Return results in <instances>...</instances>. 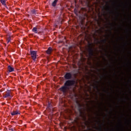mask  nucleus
Instances as JSON below:
<instances>
[{
    "label": "nucleus",
    "mask_w": 131,
    "mask_h": 131,
    "mask_svg": "<svg viewBox=\"0 0 131 131\" xmlns=\"http://www.w3.org/2000/svg\"><path fill=\"white\" fill-rule=\"evenodd\" d=\"M110 34H112V32L111 31H110Z\"/></svg>",
    "instance_id": "4be33fe9"
},
{
    "label": "nucleus",
    "mask_w": 131,
    "mask_h": 131,
    "mask_svg": "<svg viewBox=\"0 0 131 131\" xmlns=\"http://www.w3.org/2000/svg\"><path fill=\"white\" fill-rule=\"evenodd\" d=\"M79 111L80 112H81V108H79Z\"/></svg>",
    "instance_id": "6ab92c4d"
},
{
    "label": "nucleus",
    "mask_w": 131,
    "mask_h": 131,
    "mask_svg": "<svg viewBox=\"0 0 131 131\" xmlns=\"http://www.w3.org/2000/svg\"><path fill=\"white\" fill-rule=\"evenodd\" d=\"M0 2L3 6H4V7H7V5H6V0H0Z\"/></svg>",
    "instance_id": "9d476101"
},
{
    "label": "nucleus",
    "mask_w": 131,
    "mask_h": 131,
    "mask_svg": "<svg viewBox=\"0 0 131 131\" xmlns=\"http://www.w3.org/2000/svg\"><path fill=\"white\" fill-rule=\"evenodd\" d=\"M31 14L32 15H36V10L33 9V10L31 11Z\"/></svg>",
    "instance_id": "9b49d317"
},
{
    "label": "nucleus",
    "mask_w": 131,
    "mask_h": 131,
    "mask_svg": "<svg viewBox=\"0 0 131 131\" xmlns=\"http://www.w3.org/2000/svg\"><path fill=\"white\" fill-rule=\"evenodd\" d=\"M75 11V14H76V15H77V11L74 10Z\"/></svg>",
    "instance_id": "f3484780"
},
{
    "label": "nucleus",
    "mask_w": 131,
    "mask_h": 131,
    "mask_svg": "<svg viewBox=\"0 0 131 131\" xmlns=\"http://www.w3.org/2000/svg\"><path fill=\"white\" fill-rule=\"evenodd\" d=\"M110 24H111V23H110Z\"/></svg>",
    "instance_id": "c85d7f7f"
},
{
    "label": "nucleus",
    "mask_w": 131,
    "mask_h": 131,
    "mask_svg": "<svg viewBox=\"0 0 131 131\" xmlns=\"http://www.w3.org/2000/svg\"><path fill=\"white\" fill-rule=\"evenodd\" d=\"M99 131H102V125H100Z\"/></svg>",
    "instance_id": "dca6fc26"
},
{
    "label": "nucleus",
    "mask_w": 131,
    "mask_h": 131,
    "mask_svg": "<svg viewBox=\"0 0 131 131\" xmlns=\"http://www.w3.org/2000/svg\"><path fill=\"white\" fill-rule=\"evenodd\" d=\"M7 69L9 73L14 72V68L12 67V66H8Z\"/></svg>",
    "instance_id": "423d86ee"
},
{
    "label": "nucleus",
    "mask_w": 131,
    "mask_h": 131,
    "mask_svg": "<svg viewBox=\"0 0 131 131\" xmlns=\"http://www.w3.org/2000/svg\"><path fill=\"white\" fill-rule=\"evenodd\" d=\"M107 6H108V9H107L108 11H110V9L109 8V5L108 4H107Z\"/></svg>",
    "instance_id": "a211bd4d"
},
{
    "label": "nucleus",
    "mask_w": 131,
    "mask_h": 131,
    "mask_svg": "<svg viewBox=\"0 0 131 131\" xmlns=\"http://www.w3.org/2000/svg\"><path fill=\"white\" fill-rule=\"evenodd\" d=\"M48 109H51V110H53V108L52 107V104H51V103H48Z\"/></svg>",
    "instance_id": "f8f14e48"
},
{
    "label": "nucleus",
    "mask_w": 131,
    "mask_h": 131,
    "mask_svg": "<svg viewBox=\"0 0 131 131\" xmlns=\"http://www.w3.org/2000/svg\"><path fill=\"white\" fill-rule=\"evenodd\" d=\"M5 8H6L7 9H9V7H8V6H7V5H6V7H5Z\"/></svg>",
    "instance_id": "aec40b11"
},
{
    "label": "nucleus",
    "mask_w": 131,
    "mask_h": 131,
    "mask_svg": "<svg viewBox=\"0 0 131 131\" xmlns=\"http://www.w3.org/2000/svg\"><path fill=\"white\" fill-rule=\"evenodd\" d=\"M82 24H83V23L82 22V23H81V25H82Z\"/></svg>",
    "instance_id": "b1692460"
},
{
    "label": "nucleus",
    "mask_w": 131,
    "mask_h": 131,
    "mask_svg": "<svg viewBox=\"0 0 131 131\" xmlns=\"http://www.w3.org/2000/svg\"><path fill=\"white\" fill-rule=\"evenodd\" d=\"M11 114L12 116H14V115H18V114H20V112L18 110L14 111L13 112H11Z\"/></svg>",
    "instance_id": "6e6552de"
},
{
    "label": "nucleus",
    "mask_w": 131,
    "mask_h": 131,
    "mask_svg": "<svg viewBox=\"0 0 131 131\" xmlns=\"http://www.w3.org/2000/svg\"><path fill=\"white\" fill-rule=\"evenodd\" d=\"M58 0H54L52 4V7H56L57 6V3H58Z\"/></svg>",
    "instance_id": "1a4fd4ad"
},
{
    "label": "nucleus",
    "mask_w": 131,
    "mask_h": 131,
    "mask_svg": "<svg viewBox=\"0 0 131 131\" xmlns=\"http://www.w3.org/2000/svg\"><path fill=\"white\" fill-rule=\"evenodd\" d=\"M32 31L34 33H39V29L38 28L34 27L32 29Z\"/></svg>",
    "instance_id": "20e7f679"
},
{
    "label": "nucleus",
    "mask_w": 131,
    "mask_h": 131,
    "mask_svg": "<svg viewBox=\"0 0 131 131\" xmlns=\"http://www.w3.org/2000/svg\"><path fill=\"white\" fill-rule=\"evenodd\" d=\"M7 43H9V42H10V41H11V38H10V37L7 38Z\"/></svg>",
    "instance_id": "ddd939ff"
},
{
    "label": "nucleus",
    "mask_w": 131,
    "mask_h": 131,
    "mask_svg": "<svg viewBox=\"0 0 131 131\" xmlns=\"http://www.w3.org/2000/svg\"><path fill=\"white\" fill-rule=\"evenodd\" d=\"M96 83H99V81H96Z\"/></svg>",
    "instance_id": "5701e85b"
},
{
    "label": "nucleus",
    "mask_w": 131,
    "mask_h": 131,
    "mask_svg": "<svg viewBox=\"0 0 131 131\" xmlns=\"http://www.w3.org/2000/svg\"><path fill=\"white\" fill-rule=\"evenodd\" d=\"M89 55L91 56V57L94 56V49L93 48H90L89 49Z\"/></svg>",
    "instance_id": "39448f33"
},
{
    "label": "nucleus",
    "mask_w": 131,
    "mask_h": 131,
    "mask_svg": "<svg viewBox=\"0 0 131 131\" xmlns=\"http://www.w3.org/2000/svg\"><path fill=\"white\" fill-rule=\"evenodd\" d=\"M94 89H96L97 90H99V87L98 86V85L97 84H95V85L94 86Z\"/></svg>",
    "instance_id": "4468645a"
},
{
    "label": "nucleus",
    "mask_w": 131,
    "mask_h": 131,
    "mask_svg": "<svg viewBox=\"0 0 131 131\" xmlns=\"http://www.w3.org/2000/svg\"><path fill=\"white\" fill-rule=\"evenodd\" d=\"M52 52H53V49L51 47H49L48 50L46 51V53L48 55H51L52 54Z\"/></svg>",
    "instance_id": "0eeeda50"
},
{
    "label": "nucleus",
    "mask_w": 131,
    "mask_h": 131,
    "mask_svg": "<svg viewBox=\"0 0 131 131\" xmlns=\"http://www.w3.org/2000/svg\"><path fill=\"white\" fill-rule=\"evenodd\" d=\"M106 41H107V39H104L101 40V42H103V43H106Z\"/></svg>",
    "instance_id": "2eb2a0df"
},
{
    "label": "nucleus",
    "mask_w": 131,
    "mask_h": 131,
    "mask_svg": "<svg viewBox=\"0 0 131 131\" xmlns=\"http://www.w3.org/2000/svg\"><path fill=\"white\" fill-rule=\"evenodd\" d=\"M30 53L31 54V58L33 61H36V56L37 55V51H30Z\"/></svg>",
    "instance_id": "f03ea898"
},
{
    "label": "nucleus",
    "mask_w": 131,
    "mask_h": 131,
    "mask_svg": "<svg viewBox=\"0 0 131 131\" xmlns=\"http://www.w3.org/2000/svg\"><path fill=\"white\" fill-rule=\"evenodd\" d=\"M79 106L80 108L81 107V105L79 104Z\"/></svg>",
    "instance_id": "412c9836"
},
{
    "label": "nucleus",
    "mask_w": 131,
    "mask_h": 131,
    "mask_svg": "<svg viewBox=\"0 0 131 131\" xmlns=\"http://www.w3.org/2000/svg\"><path fill=\"white\" fill-rule=\"evenodd\" d=\"M3 98H10V99H12V95H11V90H7V91L5 92V94H3Z\"/></svg>",
    "instance_id": "7ed1b4c3"
},
{
    "label": "nucleus",
    "mask_w": 131,
    "mask_h": 131,
    "mask_svg": "<svg viewBox=\"0 0 131 131\" xmlns=\"http://www.w3.org/2000/svg\"><path fill=\"white\" fill-rule=\"evenodd\" d=\"M99 123L101 122V121H100V120H99Z\"/></svg>",
    "instance_id": "a878e982"
},
{
    "label": "nucleus",
    "mask_w": 131,
    "mask_h": 131,
    "mask_svg": "<svg viewBox=\"0 0 131 131\" xmlns=\"http://www.w3.org/2000/svg\"><path fill=\"white\" fill-rule=\"evenodd\" d=\"M98 70V71H101L100 70Z\"/></svg>",
    "instance_id": "bb28decb"
},
{
    "label": "nucleus",
    "mask_w": 131,
    "mask_h": 131,
    "mask_svg": "<svg viewBox=\"0 0 131 131\" xmlns=\"http://www.w3.org/2000/svg\"><path fill=\"white\" fill-rule=\"evenodd\" d=\"M0 92H3V91L2 90H0Z\"/></svg>",
    "instance_id": "393cba45"
},
{
    "label": "nucleus",
    "mask_w": 131,
    "mask_h": 131,
    "mask_svg": "<svg viewBox=\"0 0 131 131\" xmlns=\"http://www.w3.org/2000/svg\"><path fill=\"white\" fill-rule=\"evenodd\" d=\"M64 77L65 79H67L63 85L59 88V91L62 92L63 94H66L69 90L71 88V86L75 84V81L74 80H69L72 78V74L71 73H66Z\"/></svg>",
    "instance_id": "f257e3e1"
},
{
    "label": "nucleus",
    "mask_w": 131,
    "mask_h": 131,
    "mask_svg": "<svg viewBox=\"0 0 131 131\" xmlns=\"http://www.w3.org/2000/svg\"><path fill=\"white\" fill-rule=\"evenodd\" d=\"M95 128H97V127H96V125H95Z\"/></svg>",
    "instance_id": "cd10ccee"
}]
</instances>
